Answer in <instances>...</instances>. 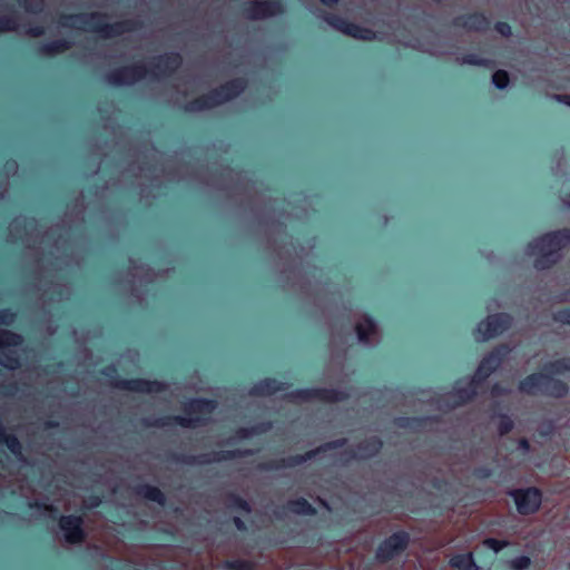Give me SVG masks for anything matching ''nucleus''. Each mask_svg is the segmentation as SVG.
Instances as JSON below:
<instances>
[{"label":"nucleus","instance_id":"49","mask_svg":"<svg viewBox=\"0 0 570 570\" xmlns=\"http://www.w3.org/2000/svg\"><path fill=\"white\" fill-rule=\"evenodd\" d=\"M22 539H24V537H21ZM41 539L42 537H26V539ZM52 539H63L65 542L69 543V544H81L83 542H86V539L88 537H51Z\"/></svg>","mask_w":570,"mask_h":570},{"label":"nucleus","instance_id":"25","mask_svg":"<svg viewBox=\"0 0 570 570\" xmlns=\"http://www.w3.org/2000/svg\"><path fill=\"white\" fill-rule=\"evenodd\" d=\"M83 518L82 514H67L60 518L58 523L59 529L62 531V534L68 535H82L87 534L83 529Z\"/></svg>","mask_w":570,"mask_h":570},{"label":"nucleus","instance_id":"1","mask_svg":"<svg viewBox=\"0 0 570 570\" xmlns=\"http://www.w3.org/2000/svg\"><path fill=\"white\" fill-rule=\"evenodd\" d=\"M106 18L107 14L99 11L61 14L59 18V24L62 27H77V23H79L82 28H86L105 39L136 31L141 27V22L135 19H125L114 23H108L106 22Z\"/></svg>","mask_w":570,"mask_h":570},{"label":"nucleus","instance_id":"39","mask_svg":"<svg viewBox=\"0 0 570 570\" xmlns=\"http://www.w3.org/2000/svg\"><path fill=\"white\" fill-rule=\"evenodd\" d=\"M498 419L499 421L497 428L499 435L504 436L509 434L514 428L513 420L505 413H500Z\"/></svg>","mask_w":570,"mask_h":570},{"label":"nucleus","instance_id":"3","mask_svg":"<svg viewBox=\"0 0 570 570\" xmlns=\"http://www.w3.org/2000/svg\"><path fill=\"white\" fill-rule=\"evenodd\" d=\"M247 79L244 77L227 80L208 92L188 101L184 110L187 112H199L218 107L242 95L247 88Z\"/></svg>","mask_w":570,"mask_h":570},{"label":"nucleus","instance_id":"41","mask_svg":"<svg viewBox=\"0 0 570 570\" xmlns=\"http://www.w3.org/2000/svg\"><path fill=\"white\" fill-rule=\"evenodd\" d=\"M492 82L498 89H505L510 82L509 73L502 69L494 71L492 75Z\"/></svg>","mask_w":570,"mask_h":570},{"label":"nucleus","instance_id":"17","mask_svg":"<svg viewBox=\"0 0 570 570\" xmlns=\"http://www.w3.org/2000/svg\"><path fill=\"white\" fill-rule=\"evenodd\" d=\"M382 449L383 441L379 436L374 435L358 442L355 449H346L343 452V455L345 456L346 462L352 460L365 461L376 456Z\"/></svg>","mask_w":570,"mask_h":570},{"label":"nucleus","instance_id":"18","mask_svg":"<svg viewBox=\"0 0 570 570\" xmlns=\"http://www.w3.org/2000/svg\"><path fill=\"white\" fill-rule=\"evenodd\" d=\"M410 539L411 537H386V539L379 544L375 559L381 563H385L402 554L406 550Z\"/></svg>","mask_w":570,"mask_h":570},{"label":"nucleus","instance_id":"55","mask_svg":"<svg viewBox=\"0 0 570 570\" xmlns=\"http://www.w3.org/2000/svg\"><path fill=\"white\" fill-rule=\"evenodd\" d=\"M131 541H138L139 539H142L144 542H156V541H165L167 537H129Z\"/></svg>","mask_w":570,"mask_h":570},{"label":"nucleus","instance_id":"32","mask_svg":"<svg viewBox=\"0 0 570 570\" xmlns=\"http://www.w3.org/2000/svg\"><path fill=\"white\" fill-rule=\"evenodd\" d=\"M355 331L358 341L366 344L370 342L371 335L376 331V323L372 316L365 315L362 322L356 324Z\"/></svg>","mask_w":570,"mask_h":570},{"label":"nucleus","instance_id":"8","mask_svg":"<svg viewBox=\"0 0 570 570\" xmlns=\"http://www.w3.org/2000/svg\"><path fill=\"white\" fill-rule=\"evenodd\" d=\"M510 353L511 347L508 344L503 343L493 347L480 361L474 375L470 380L472 385L474 384L479 389L501 366Z\"/></svg>","mask_w":570,"mask_h":570},{"label":"nucleus","instance_id":"35","mask_svg":"<svg viewBox=\"0 0 570 570\" xmlns=\"http://www.w3.org/2000/svg\"><path fill=\"white\" fill-rule=\"evenodd\" d=\"M570 371V357H562L547 363L543 366V373L549 375H559Z\"/></svg>","mask_w":570,"mask_h":570},{"label":"nucleus","instance_id":"6","mask_svg":"<svg viewBox=\"0 0 570 570\" xmlns=\"http://www.w3.org/2000/svg\"><path fill=\"white\" fill-rule=\"evenodd\" d=\"M347 443V439L341 438L332 440L321 444L320 446L306 451L303 454L288 455L282 459H272L259 463L258 469L261 471H278L282 469H291L304 464L305 462L313 460L316 455L325 453L331 450L344 448Z\"/></svg>","mask_w":570,"mask_h":570},{"label":"nucleus","instance_id":"52","mask_svg":"<svg viewBox=\"0 0 570 570\" xmlns=\"http://www.w3.org/2000/svg\"><path fill=\"white\" fill-rule=\"evenodd\" d=\"M18 391H19L18 383L11 382V383L6 384V385L2 386L1 393L3 395L11 396V395H14Z\"/></svg>","mask_w":570,"mask_h":570},{"label":"nucleus","instance_id":"47","mask_svg":"<svg viewBox=\"0 0 570 570\" xmlns=\"http://www.w3.org/2000/svg\"><path fill=\"white\" fill-rule=\"evenodd\" d=\"M472 475L478 480H487L493 475V470L488 465H480L473 469Z\"/></svg>","mask_w":570,"mask_h":570},{"label":"nucleus","instance_id":"9","mask_svg":"<svg viewBox=\"0 0 570 570\" xmlns=\"http://www.w3.org/2000/svg\"><path fill=\"white\" fill-rule=\"evenodd\" d=\"M286 397L292 401H321L325 403H337L348 399V393L333 387H304L295 389Z\"/></svg>","mask_w":570,"mask_h":570},{"label":"nucleus","instance_id":"36","mask_svg":"<svg viewBox=\"0 0 570 570\" xmlns=\"http://www.w3.org/2000/svg\"><path fill=\"white\" fill-rule=\"evenodd\" d=\"M462 63L476 67L493 68L494 61L476 53H466L462 57Z\"/></svg>","mask_w":570,"mask_h":570},{"label":"nucleus","instance_id":"53","mask_svg":"<svg viewBox=\"0 0 570 570\" xmlns=\"http://www.w3.org/2000/svg\"><path fill=\"white\" fill-rule=\"evenodd\" d=\"M508 394V390L500 383H494L491 387L492 396H502Z\"/></svg>","mask_w":570,"mask_h":570},{"label":"nucleus","instance_id":"64","mask_svg":"<svg viewBox=\"0 0 570 570\" xmlns=\"http://www.w3.org/2000/svg\"><path fill=\"white\" fill-rule=\"evenodd\" d=\"M564 203H566L568 206H570V193H568V194L566 195Z\"/></svg>","mask_w":570,"mask_h":570},{"label":"nucleus","instance_id":"50","mask_svg":"<svg viewBox=\"0 0 570 570\" xmlns=\"http://www.w3.org/2000/svg\"><path fill=\"white\" fill-rule=\"evenodd\" d=\"M432 487L433 489L440 491V492H445L448 493L449 491V488L451 487L450 482L445 479H441V478H435L433 479L432 481Z\"/></svg>","mask_w":570,"mask_h":570},{"label":"nucleus","instance_id":"15","mask_svg":"<svg viewBox=\"0 0 570 570\" xmlns=\"http://www.w3.org/2000/svg\"><path fill=\"white\" fill-rule=\"evenodd\" d=\"M513 323V317L505 312L491 314L480 321L475 327V333L482 341L497 337L507 332Z\"/></svg>","mask_w":570,"mask_h":570},{"label":"nucleus","instance_id":"54","mask_svg":"<svg viewBox=\"0 0 570 570\" xmlns=\"http://www.w3.org/2000/svg\"><path fill=\"white\" fill-rule=\"evenodd\" d=\"M30 37H41L45 35V28L42 26H32L27 31Z\"/></svg>","mask_w":570,"mask_h":570},{"label":"nucleus","instance_id":"13","mask_svg":"<svg viewBox=\"0 0 570 570\" xmlns=\"http://www.w3.org/2000/svg\"><path fill=\"white\" fill-rule=\"evenodd\" d=\"M570 245V228H561L548 232L527 244V253L535 250H551L559 253L562 248Z\"/></svg>","mask_w":570,"mask_h":570},{"label":"nucleus","instance_id":"29","mask_svg":"<svg viewBox=\"0 0 570 570\" xmlns=\"http://www.w3.org/2000/svg\"><path fill=\"white\" fill-rule=\"evenodd\" d=\"M71 46H72L71 41H69L65 38H60V39H55L52 41L42 43L39 47L38 52L43 56H55V55L66 52L67 50H69L71 48Z\"/></svg>","mask_w":570,"mask_h":570},{"label":"nucleus","instance_id":"48","mask_svg":"<svg viewBox=\"0 0 570 570\" xmlns=\"http://www.w3.org/2000/svg\"><path fill=\"white\" fill-rule=\"evenodd\" d=\"M494 30L502 37L509 38L512 36V28L505 21H497L493 26Z\"/></svg>","mask_w":570,"mask_h":570},{"label":"nucleus","instance_id":"45","mask_svg":"<svg viewBox=\"0 0 570 570\" xmlns=\"http://www.w3.org/2000/svg\"><path fill=\"white\" fill-rule=\"evenodd\" d=\"M354 39L372 41L376 39V32L371 28L360 26L354 36Z\"/></svg>","mask_w":570,"mask_h":570},{"label":"nucleus","instance_id":"37","mask_svg":"<svg viewBox=\"0 0 570 570\" xmlns=\"http://www.w3.org/2000/svg\"><path fill=\"white\" fill-rule=\"evenodd\" d=\"M226 570H256V563L252 560L234 559L223 563Z\"/></svg>","mask_w":570,"mask_h":570},{"label":"nucleus","instance_id":"10","mask_svg":"<svg viewBox=\"0 0 570 570\" xmlns=\"http://www.w3.org/2000/svg\"><path fill=\"white\" fill-rule=\"evenodd\" d=\"M508 495L512 498L515 509L521 515L537 513L542 504L543 493L537 487L518 488L510 490Z\"/></svg>","mask_w":570,"mask_h":570},{"label":"nucleus","instance_id":"38","mask_svg":"<svg viewBox=\"0 0 570 570\" xmlns=\"http://www.w3.org/2000/svg\"><path fill=\"white\" fill-rule=\"evenodd\" d=\"M18 29V16L16 12L0 17V33L16 31Z\"/></svg>","mask_w":570,"mask_h":570},{"label":"nucleus","instance_id":"28","mask_svg":"<svg viewBox=\"0 0 570 570\" xmlns=\"http://www.w3.org/2000/svg\"><path fill=\"white\" fill-rule=\"evenodd\" d=\"M529 254L535 255L533 266L538 271L552 268L561 258L559 253H552L551 250H535L534 253Z\"/></svg>","mask_w":570,"mask_h":570},{"label":"nucleus","instance_id":"11","mask_svg":"<svg viewBox=\"0 0 570 570\" xmlns=\"http://www.w3.org/2000/svg\"><path fill=\"white\" fill-rule=\"evenodd\" d=\"M21 334L11 330H0V365L7 370L14 371L21 366L17 352L12 348L22 344Z\"/></svg>","mask_w":570,"mask_h":570},{"label":"nucleus","instance_id":"62","mask_svg":"<svg viewBox=\"0 0 570 570\" xmlns=\"http://www.w3.org/2000/svg\"><path fill=\"white\" fill-rule=\"evenodd\" d=\"M321 3L327 7H332L336 4L340 0H318Z\"/></svg>","mask_w":570,"mask_h":570},{"label":"nucleus","instance_id":"26","mask_svg":"<svg viewBox=\"0 0 570 570\" xmlns=\"http://www.w3.org/2000/svg\"><path fill=\"white\" fill-rule=\"evenodd\" d=\"M284 508L288 513L295 515L315 517L317 514L316 508L305 498L291 499L285 503Z\"/></svg>","mask_w":570,"mask_h":570},{"label":"nucleus","instance_id":"46","mask_svg":"<svg viewBox=\"0 0 570 570\" xmlns=\"http://www.w3.org/2000/svg\"><path fill=\"white\" fill-rule=\"evenodd\" d=\"M556 323H560L562 325H570V307H563L553 313L552 316Z\"/></svg>","mask_w":570,"mask_h":570},{"label":"nucleus","instance_id":"27","mask_svg":"<svg viewBox=\"0 0 570 570\" xmlns=\"http://www.w3.org/2000/svg\"><path fill=\"white\" fill-rule=\"evenodd\" d=\"M28 508L32 511L38 512L41 515H45L52 522L59 523L60 518L63 515L60 513L58 507L47 503L41 500H31L28 502Z\"/></svg>","mask_w":570,"mask_h":570},{"label":"nucleus","instance_id":"19","mask_svg":"<svg viewBox=\"0 0 570 570\" xmlns=\"http://www.w3.org/2000/svg\"><path fill=\"white\" fill-rule=\"evenodd\" d=\"M451 26L466 31L485 32L490 29L491 21L485 13L474 11L454 17Z\"/></svg>","mask_w":570,"mask_h":570},{"label":"nucleus","instance_id":"33","mask_svg":"<svg viewBox=\"0 0 570 570\" xmlns=\"http://www.w3.org/2000/svg\"><path fill=\"white\" fill-rule=\"evenodd\" d=\"M430 420L428 416H397L394 419L393 423L400 429H410L417 430L425 425V423Z\"/></svg>","mask_w":570,"mask_h":570},{"label":"nucleus","instance_id":"40","mask_svg":"<svg viewBox=\"0 0 570 570\" xmlns=\"http://www.w3.org/2000/svg\"><path fill=\"white\" fill-rule=\"evenodd\" d=\"M102 504V497L97 493H91L83 498L81 503V510L83 512L94 511Z\"/></svg>","mask_w":570,"mask_h":570},{"label":"nucleus","instance_id":"60","mask_svg":"<svg viewBox=\"0 0 570 570\" xmlns=\"http://www.w3.org/2000/svg\"><path fill=\"white\" fill-rule=\"evenodd\" d=\"M234 524L239 531H245L247 529L245 522L239 517H234Z\"/></svg>","mask_w":570,"mask_h":570},{"label":"nucleus","instance_id":"31","mask_svg":"<svg viewBox=\"0 0 570 570\" xmlns=\"http://www.w3.org/2000/svg\"><path fill=\"white\" fill-rule=\"evenodd\" d=\"M226 505L230 511L239 513L244 517L250 514L252 512V507L249 502L239 494L234 492L227 494Z\"/></svg>","mask_w":570,"mask_h":570},{"label":"nucleus","instance_id":"30","mask_svg":"<svg viewBox=\"0 0 570 570\" xmlns=\"http://www.w3.org/2000/svg\"><path fill=\"white\" fill-rule=\"evenodd\" d=\"M0 443H3L7 449L12 453L17 459H22V444L19 439L12 434L7 433L6 429L0 421Z\"/></svg>","mask_w":570,"mask_h":570},{"label":"nucleus","instance_id":"34","mask_svg":"<svg viewBox=\"0 0 570 570\" xmlns=\"http://www.w3.org/2000/svg\"><path fill=\"white\" fill-rule=\"evenodd\" d=\"M450 564L458 570H476L478 566L471 552L459 553L451 558Z\"/></svg>","mask_w":570,"mask_h":570},{"label":"nucleus","instance_id":"21","mask_svg":"<svg viewBox=\"0 0 570 570\" xmlns=\"http://www.w3.org/2000/svg\"><path fill=\"white\" fill-rule=\"evenodd\" d=\"M289 386V384L281 382L275 377H265L256 382L249 389V395L252 396H271L277 392L284 391Z\"/></svg>","mask_w":570,"mask_h":570},{"label":"nucleus","instance_id":"61","mask_svg":"<svg viewBox=\"0 0 570 570\" xmlns=\"http://www.w3.org/2000/svg\"><path fill=\"white\" fill-rule=\"evenodd\" d=\"M58 426H59V423H58V421H56V420H47V421L45 422V428H46V429H48V430H49V429H56V428H58Z\"/></svg>","mask_w":570,"mask_h":570},{"label":"nucleus","instance_id":"24","mask_svg":"<svg viewBox=\"0 0 570 570\" xmlns=\"http://www.w3.org/2000/svg\"><path fill=\"white\" fill-rule=\"evenodd\" d=\"M323 19L328 26H331L335 30L352 38H354L360 27V24L348 21L347 19L335 13H325Z\"/></svg>","mask_w":570,"mask_h":570},{"label":"nucleus","instance_id":"14","mask_svg":"<svg viewBox=\"0 0 570 570\" xmlns=\"http://www.w3.org/2000/svg\"><path fill=\"white\" fill-rule=\"evenodd\" d=\"M285 12L283 0H252L243 4L242 13L249 20H263Z\"/></svg>","mask_w":570,"mask_h":570},{"label":"nucleus","instance_id":"7","mask_svg":"<svg viewBox=\"0 0 570 570\" xmlns=\"http://www.w3.org/2000/svg\"><path fill=\"white\" fill-rule=\"evenodd\" d=\"M254 454V451L250 449H236V450H219L213 451L210 453H204L199 455L193 454H173V460L178 463H184L186 465H196V464H209V463H219L225 461H232L235 459L247 458Z\"/></svg>","mask_w":570,"mask_h":570},{"label":"nucleus","instance_id":"4","mask_svg":"<svg viewBox=\"0 0 570 570\" xmlns=\"http://www.w3.org/2000/svg\"><path fill=\"white\" fill-rule=\"evenodd\" d=\"M518 387L528 395L541 394L553 399H563L570 391L568 383L543 372L527 375L519 382Z\"/></svg>","mask_w":570,"mask_h":570},{"label":"nucleus","instance_id":"51","mask_svg":"<svg viewBox=\"0 0 570 570\" xmlns=\"http://www.w3.org/2000/svg\"><path fill=\"white\" fill-rule=\"evenodd\" d=\"M256 433H258L257 428H239L236 431V438L240 439V440H245Z\"/></svg>","mask_w":570,"mask_h":570},{"label":"nucleus","instance_id":"22","mask_svg":"<svg viewBox=\"0 0 570 570\" xmlns=\"http://www.w3.org/2000/svg\"><path fill=\"white\" fill-rule=\"evenodd\" d=\"M136 497H140L147 501L157 503L160 507L166 504L167 498L165 493L156 485L149 483H137L132 488Z\"/></svg>","mask_w":570,"mask_h":570},{"label":"nucleus","instance_id":"16","mask_svg":"<svg viewBox=\"0 0 570 570\" xmlns=\"http://www.w3.org/2000/svg\"><path fill=\"white\" fill-rule=\"evenodd\" d=\"M183 65L179 52L170 51L154 58L150 78L160 79L171 77Z\"/></svg>","mask_w":570,"mask_h":570},{"label":"nucleus","instance_id":"5","mask_svg":"<svg viewBox=\"0 0 570 570\" xmlns=\"http://www.w3.org/2000/svg\"><path fill=\"white\" fill-rule=\"evenodd\" d=\"M99 374L109 380L110 386L136 393H161L167 390V385L158 380H147L142 377L122 379L118 375L116 365L108 364L99 370Z\"/></svg>","mask_w":570,"mask_h":570},{"label":"nucleus","instance_id":"44","mask_svg":"<svg viewBox=\"0 0 570 570\" xmlns=\"http://www.w3.org/2000/svg\"><path fill=\"white\" fill-rule=\"evenodd\" d=\"M19 6L28 12H40L43 9L42 0H17Z\"/></svg>","mask_w":570,"mask_h":570},{"label":"nucleus","instance_id":"59","mask_svg":"<svg viewBox=\"0 0 570 570\" xmlns=\"http://www.w3.org/2000/svg\"><path fill=\"white\" fill-rule=\"evenodd\" d=\"M518 446L521 451L523 452H529L530 449H531V445H530V442L528 439L525 438H521L519 441H518Z\"/></svg>","mask_w":570,"mask_h":570},{"label":"nucleus","instance_id":"42","mask_svg":"<svg viewBox=\"0 0 570 570\" xmlns=\"http://www.w3.org/2000/svg\"><path fill=\"white\" fill-rule=\"evenodd\" d=\"M16 320L17 313L12 308L6 307L0 309V325L10 326Z\"/></svg>","mask_w":570,"mask_h":570},{"label":"nucleus","instance_id":"23","mask_svg":"<svg viewBox=\"0 0 570 570\" xmlns=\"http://www.w3.org/2000/svg\"><path fill=\"white\" fill-rule=\"evenodd\" d=\"M478 395V387L469 381L466 386L454 385L450 394L453 400L452 407L463 406L472 402Z\"/></svg>","mask_w":570,"mask_h":570},{"label":"nucleus","instance_id":"43","mask_svg":"<svg viewBox=\"0 0 570 570\" xmlns=\"http://www.w3.org/2000/svg\"><path fill=\"white\" fill-rule=\"evenodd\" d=\"M531 566V559L528 556H519L510 561L512 570H527Z\"/></svg>","mask_w":570,"mask_h":570},{"label":"nucleus","instance_id":"58","mask_svg":"<svg viewBox=\"0 0 570 570\" xmlns=\"http://www.w3.org/2000/svg\"><path fill=\"white\" fill-rule=\"evenodd\" d=\"M553 99L558 102H561V104H564L567 106L570 107V95H567V94H557V95H553Z\"/></svg>","mask_w":570,"mask_h":570},{"label":"nucleus","instance_id":"12","mask_svg":"<svg viewBox=\"0 0 570 570\" xmlns=\"http://www.w3.org/2000/svg\"><path fill=\"white\" fill-rule=\"evenodd\" d=\"M147 77H150V69L141 62H136L109 71L106 80L114 87H121L135 85Z\"/></svg>","mask_w":570,"mask_h":570},{"label":"nucleus","instance_id":"57","mask_svg":"<svg viewBox=\"0 0 570 570\" xmlns=\"http://www.w3.org/2000/svg\"><path fill=\"white\" fill-rule=\"evenodd\" d=\"M288 539H285V537H283V540H276L275 542H279V543H289V542H296V539L297 537H287ZM303 540H297V542H302V543H308V542H314V540H307L308 537H302Z\"/></svg>","mask_w":570,"mask_h":570},{"label":"nucleus","instance_id":"56","mask_svg":"<svg viewBox=\"0 0 570 570\" xmlns=\"http://www.w3.org/2000/svg\"><path fill=\"white\" fill-rule=\"evenodd\" d=\"M484 542L488 543L489 546L493 547L495 550L502 548L503 546H505L508 543L505 541L500 542V541L495 540L493 537H487V540Z\"/></svg>","mask_w":570,"mask_h":570},{"label":"nucleus","instance_id":"20","mask_svg":"<svg viewBox=\"0 0 570 570\" xmlns=\"http://www.w3.org/2000/svg\"><path fill=\"white\" fill-rule=\"evenodd\" d=\"M100 559L106 562L108 570H166L163 562H154L151 564H135L131 561H122L105 553L100 548H95Z\"/></svg>","mask_w":570,"mask_h":570},{"label":"nucleus","instance_id":"2","mask_svg":"<svg viewBox=\"0 0 570 570\" xmlns=\"http://www.w3.org/2000/svg\"><path fill=\"white\" fill-rule=\"evenodd\" d=\"M217 407V402L213 399L193 397L183 404V415H166L156 419H144L142 424L146 428H166L178 425L181 428H196L207 425L210 421V415Z\"/></svg>","mask_w":570,"mask_h":570},{"label":"nucleus","instance_id":"63","mask_svg":"<svg viewBox=\"0 0 570 570\" xmlns=\"http://www.w3.org/2000/svg\"><path fill=\"white\" fill-rule=\"evenodd\" d=\"M157 534L169 535V534H177V533L175 531H173V530H169V529H161Z\"/></svg>","mask_w":570,"mask_h":570}]
</instances>
